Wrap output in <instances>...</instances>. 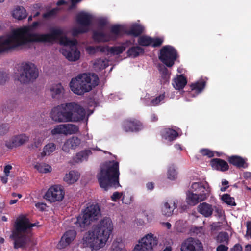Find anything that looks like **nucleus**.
I'll return each mask as SVG.
<instances>
[{
  "instance_id": "nucleus-34",
  "label": "nucleus",
  "mask_w": 251,
  "mask_h": 251,
  "mask_svg": "<svg viewBox=\"0 0 251 251\" xmlns=\"http://www.w3.org/2000/svg\"><path fill=\"white\" fill-rule=\"evenodd\" d=\"M206 85V82L203 80H200L197 82L192 83L190 85L192 91H195L197 94L201 93Z\"/></svg>"
},
{
  "instance_id": "nucleus-64",
  "label": "nucleus",
  "mask_w": 251,
  "mask_h": 251,
  "mask_svg": "<svg viewBox=\"0 0 251 251\" xmlns=\"http://www.w3.org/2000/svg\"><path fill=\"white\" fill-rule=\"evenodd\" d=\"M150 119L151 121L153 122H156L158 119L157 116L154 113H152L151 115Z\"/></svg>"
},
{
  "instance_id": "nucleus-31",
  "label": "nucleus",
  "mask_w": 251,
  "mask_h": 251,
  "mask_svg": "<svg viewBox=\"0 0 251 251\" xmlns=\"http://www.w3.org/2000/svg\"><path fill=\"white\" fill-rule=\"evenodd\" d=\"M92 153L90 150L82 151L76 154L74 160L75 163H81L84 160L88 159V156Z\"/></svg>"
},
{
  "instance_id": "nucleus-7",
  "label": "nucleus",
  "mask_w": 251,
  "mask_h": 251,
  "mask_svg": "<svg viewBox=\"0 0 251 251\" xmlns=\"http://www.w3.org/2000/svg\"><path fill=\"white\" fill-rule=\"evenodd\" d=\"M100 215V207L99 203L89 202L86 207L82 211V214L77 217L75 222L76 226L84 228L92 222L96 221Z\"/></svg>"
},
{
  "instance_id": "nucleus-42",
  "label": "nucleus",
  "mask_w": 251,
  "mask_h": 251,
  "mask_svg": "<svg viewBox=\"0 0 251 251\" xmlns=\"http://www.w3.org/2000/svg\"><path fill=\"white\" fill-rule=\"evenodd\" d=\"M168 179L174 180L177 177V172L174 166L171 165L169 166L168 169Z\"/></svg>"
},
{
  "instance_id": "nucleus-41",
  "label": "nucleus",
  "mask_w": 251,
  "mask_h": 251,
  "mask_svg": "<svg viewBox=\"0 0 251 251\" xmlns=\"http://www.w3.org/2000/svg\"><path fill=\"white\" fill-rule=\"evenodd\" d=\"M165 98V93L160 94L159 96L153 98L148 104L150 106H156L158 105L160 102L164 100Z\"/></svg>"
},
{
  "instance_id": "nucleus-36",
  "label": "nucleus",
  "mask_w": 251,
  "mask_h": 251,
  "mask_svg": "<svg viewBox=\"0 0 251 251\" xmlns=\"http://www.w3.org/2000/svg\"><path fill=\"white\" fill-rule=\"evenodd\" d=\"M108 66V61L106 59L99 58L95 60L94 67L95 69L102 70Z\"/></svg>"
},
{
  "instance_id": "nucleus-9",
  "label": "nucleus",
  "mask_w": 251,
  "mask_h": 251,
  "mask_svg": "<svg viewBox=\"0 0 251 251\" xmlns=\"http://www.w3.org/2000/svg\"><path fill=\"white\" fill-rule=\"evenodd\" d=\"M123 31V27L122 25L115 24L111 26L109 34L105 33L102 31H94L92 38L98 43H105L110 41H115L120 36V32Z\"/></svg>"
},
{
  "instance_id": "nucleus-3",
  "label": "nucleus",
  "mask_w": 251,
  "mask_h": 251,
  "mask_svg": "<svg viewBox=\"0 0 251 251\" xmlns=\"http://www.w3.org/2000/svg\"><path fill=\"white\" fill-rule=\"evenodd\" d=\"M35 226V224L29 222L28 218L25 216H19L15 221L12 231L11 238L14 240L15 249L22 248L32 250L37 243L33 238L25 234L28 229Z\"/></svg>"
},
{
  "instance_id": "nucleus-38",
  "label": "nucleus",
  "mask_w": 251,
  "mask_h": 251,
  "mask_svg": "<svg viewBox=\"0 0 251 251\" xmlns=\"http://www.w3.org/2000/svg\"><path fill=\"white\" fill-rule=\"evenodd\" d=\"M19 103V99L16 98H12L7 101V108L9 111L15 109Z\"/></svg>"
},
{
  "instance_id": "nucleus-46",
  "label": "nucleus",
  "mask_w": 251,
  "mask_h": 251,
  "mask_svg": "<svg viewBox=\"0 0 251 251\" xmlns=\"http://www.w3.org/2000/svg\"><path fill=\"white\" fill-rule=\"evenodd\" d=\"M18 142V146H20L27 142L29 140V137L25 134H22L15 136Z\"/></svg>"
},
{
  "instance_id": "nucleus-52",
  "label": "nucleus",
  "mask_w": 251,
  "mask_h": 251,
  "mask_svg": "<svg viewBox=\"0 0 251 251\" xmlns=\"http://www.w3.org/2000/svg\"><path fill=\"white\" fill-rule=\"evenodd\" d=\"M9 127L7 124H2L0 125V136L5 135L8 131Z\"/></svg>"
},
{
  "instance_id": "nucleus-47",
  "label": "nucleus",
  "mask_w": 251,
  "mask_h": 251,
  "mask_svg": "<svg viewBox=\"0 0 251 251\" xmlns=\"http://www.w3.org/2000/svg\"><path fill=\"white\" fill-rule=\"evenodd\" d=\"M58 11V8H54L43 14V17L45 19H49L55 16Z\"/></svg>"
},
{
  "instance_id": "nucleus-49",
  "label": "nucleus",
  "mask_w": 251,
  "mask_h": 251,
  "mask_svg": "<svg viewBox=\"0 0 251 251\" xmlns=\"http://www.w3.org/2000/svg\"><path fill=\"white\" fill-rule=\"evenodd\" d=\"M8 78V74L0 70V84H3Z\"/></svg>"
},
{
  "instance_id": "nucleus-27",
  "label": "nucleus",
  "mask_w": 251,
  "mask_h": 251,
  "mask_svg": "<svg viewBox=\"0 0 251 251\" xmlns=\"http://www.w3.org/2000/svg\"><path fill=\"white\" fill-rule=\"evenodd\" d=\"M187 83L186 78L182 75H180L174 79L173 85L176 90L183 89Z\"/></svg>"
},
{
  "instance_id": "nucleus-29",
  "label": "nucleus",
  "mask_w": 251,
  "mask_h": 251,
  "mask_svg": "<svg viewBox=\"0 0 251 251\" xmlns=\"http://www.w3.org/2000/svg\"><path fill=\"white\" fill-rule=\"evenodd\" d=\"M52 97L59 99L64 92V88L61 83L52 85L50 88Z\"/></svg>"
},
{
  "instance_id": "nucleus-57",
  "label": "nucleus",
  "mask_w": 251,
  "mask_h": 251,
  "mask_svg": "<svg viewBox=\"0 0 251 251\" xmlns=\"http://www.w3.org/2000/svg\"><path fill=\"white\" fill-rule=\"evenodd\" d=\"M247 231L246 235L251 238V221L247 222L246 224Z\"/></svg>"
},
{
  "instance_id": "nucleus-45",
  "label": "nucleus",
  "mask_w": 251,
  "mask_h": 251,
  "mask_svg": "<svg viewBox=\"0 0 251 251\" xmlns=\"http://www.w3.org/2000/svg\"><path fill=\"white\" fill-rule=\"evenodd\" d=\"M42 143V140L41 138H35L33 143L28 145V148L30 150H34L38 148L41 146Z\"/></svg>"
},
{
  "instance_id": "nucleus-5",
  "label": "nucleus",
  "mask_w": 251,
  "mask_h": 251,
  "mask_svg": "<svg viewBox=\"0 0 251 251\" xmlns=\"http://www.w3.org/2000/svg\"><path fill=\"white\" fill-rule=\"evenodd\" d=\"M119 163L115 160L105 162L98 174L97 178L100 187L105 191L120 186L119 183Z\"/></svg>"
},
{
  "instance_id": "nucleus-18",
  "label": "nucleus",
  "mask_w": 251,
  "mask_h": 251,
  "mask_svg": "<svg viewBox=\"0 0 251 251\" xmlns=\"http://www.w3.org/2000/svg\"><path fill=\"white\" fill-rule=\"evenodd\" d=\"M186 202L188 204L194 206L198 204L199 202L202 201L206 200L205 194L198 195L196 192L195 193L188 191L186 193Z\"/></svg>"
},
{
  "instance_id": "nucleus-50",
  "label": "nucleus",
  "mask_w": 251,
  "mask_h": 251,
  "mask_svg": "<svg viewBox=\"0 0 251 251\" xmlns=\"http://www.w3.org/2000/svg\"><path fill=\"white\" fill-rule=\"evenodd\" d=\"M97 22L99 27L101 29H102L108 23L107 19L103 18L99 19Z\"/></svg>"
},
{
  "instance_id": "nucleus-48",
  "label": "nucleus",
  "mask_w": 251,
  "mask_h": 251,
  "mask_svg": "<svg viewBox=\"0 0 251 251\" xmlns=\"http://www.w3.org/2000/svg\"><path fill=\"white\" fill-rule=\"evenodd\" d=\"M163 42V39L161 38H152V42L151 46L152 47H160Z\"/></svg>"
},
{
  "instance_id": "nucleus-28",
  "label": "nucleus",
  "mask_w": 251,
  "mask_h": 251,
  "mask_svg": "<svg viewBox=\"0 0 251 251\" xmlns=\"http://www.w3.org/2000/svg\"><path fill=\"white\" fill-rule=\"evenodd\" d=\"M194 191L196 192L198 195L205 194L206 199L209 196V191L206 189L205 186L201 182H194L191 186Z\"/></svg>"
},
{
  "instance_id": "nucleus-59",
  "label": "nucleus",
  "mask_w": 251,
  "mask_h": 251,
  "mask_svg": "<svg viewBox=\"0 0 251 251\" xmlns=\"http://www.w3.org/2000/svg\"><path fill=\"white\" fill-rule=\"evenodd\" d=\"M230 251H242V246L239 244H236L230 249Z\"/></svg>"
},
{
  "instance_id": "nucleus-16",
  "label": "nucleus",
  "mask_w": 251,
  "mask_h": 251,
  "mask_svg": "<svg viewBox=\"0 0 251 251\" xmlns=\"http://www.w3.org/2000/svg\"><path fill=\"white\" fill-rule=\"evenodd\" d=\"M76 232L75 230H69L66 231L61 237L57 245L58 249H61L69 246L75 238Z\"/></svg>"
},
{
  "instance_id": "nucleus-19",
  "label": "nucleus",
  "mask_w": 251,
  "mask_h": 251,
  "mask_svg": "<svg viewBox=\"0 0 251 251\" xmlns=\"http://www.w3.org/2000/svg\"><path fill=\"white\" fill-rule=\"evenodd\" d=\"M76 20L80 25L89 28L92 25V16L86 12H81L77 15Z\"/></svg>"
},
{
  "instance_id": "nucleus-25",
  "label": "nucleus",
  "mask_w": 251,
  "mask_h": 251,
  "mask_svg": "<svg viewBox=\"0 0 251 251\" xmlns=\"http://www.w3.org/2000/svg\"><path fill=\"white\" fill-rule=\"evenodd\" d=\"M177 207V202L175 201L165 202L161 207L162 214L167 217L171 216L175 209Z\"/></svg>"
},
{
  "instance_id": "nucleus-58",
  "label": "nucleus",
  "mask_w": 251,
  "mask_h": 251,
  "mask_svg": "<svg viewBox=\"0 0 251 251\" xmlns=\"http://www.w3.org/2000/svg\"><path fill=\"white\" fill-rule=\"evenodd\" d=\"M228 247L223 244H220L216 248V251H228Z\"/></svg>"
},
{
  "instance_id": "nucleus-39",
  "label": "nucleus",
  "mask_w": 251,
  "mask_h": 251,
  "mask_svg": "<svg viewBox=\"0 0 251 251\" xmlns=\"http://www.w3.org/2000/svg\"><path fill=\"white\" fill-rule=\"evenodd\" d=\"M89 30V28L80 25L78 28H74L72 29V35L74 37H76L79 34L88 32Z\"/></svg>"
},
{
  "instance_id": "nucleus-54",
  "label": "nucleus",
  "mask_w": 251,
  "mask_h": 251,
  "mask_svg": "<svg viewBox=\"0 0 251 251\" xmlns=\"http://www.w3.org/2000/svg\"><path fill=\"white\" fill-rule=\"evenodd\" d=\"M159 71L161 74V76L164 79H167L168 77V70L165 67H160Z\"/></svg>"
},
{
  "instance_id": "nucleus-2",
  "label": "nucleus",
  "mask_w": 251,
  "mask_h": 251,
  "mask_svg": "<svg viewBox=\"0 0 251 251\" xmlns=\"http://www.w3.org/2000/svg\"><path fill=\"white\" fill-rule=\"evenodd\" d=\"M112 230L113 224L111 219L105 217L98 224L93 226L92 231L83 238V244L96 250L102 248Z\"/></svg>"
},
{
  "instance_id": "nucleus-40",
  "label": "nucleus",
  "mask_w": 251,
  "mask_h": 251,
  "mask_svg": "<svg viewBox=\"0 0 251 251\" xmlns=\"http://www.w3.org/2000/svg\"><path fill=\"white\" fill-rule=\"evenodd\" d=\"M222 200L227 205L231 206H235L236 205L234 198L231 197L228 194H223L222 196Z\"/></svg>"
},
{
  "instance_id": "nucleus-11",
  "label": "nucleus",
  "mask_w": 251,
  "mask_h": 251,
  "mask_svg": "<svg viewBox=\"0 0 251 251\" xmlns=\"http://www.w3.org/2000/svg\"><path fill=\"white\" fill-rule=\"evenodd\" d=\"M158 244V239L151 233L143 237L132 251H152L153 248Z\"/></svg>"
},
{
  "instance_id": "nucleus-53",
  "label": "nucleus",
  "mask_w": 251,
  "mask_h": 251,
  "mask_svg": "<svg viewBox=\"0 0 251 251\" xmlns=\"http://www.w3.org/2000/svg\"><path fill=\"white\" fill-rule=\"evenodd\" d=\"M123 194V193H120L118 191L115 192L111 197L112 201H113L116 202L122 197Z\"/></svg>"
},
{
  "instance_id": "nucleus-24",
  "label": "nucleus",
  "mask_w": 251,
  "mask_h": 251,
  "mask_svg": "<svg viewBox=\"0 0 251 251\" xmlns=\"http://www.w3.org/2000/svg\"><path fill=\"white\" fill-rule=\"evenodd\" d=\"M162 137L170 142L175 140L179 136L178 132L172 128L164 129L161 133Z\"/></svg>"
},
{
  "instance_id": "nucleus-56",
  "label": "nucleus",
  "mask_w": 251,
  "mask_h": 251,
  "mask_svg": "<svg viewBox=\"0 0 251 251\" xmlns=\"http://www.w3.org/2000/svg\"><path fill=\"white\" fill-rule=\"evenodd\" d=\"M86 50L89 54H94L96 53L97 51V47L89 46L86 48Z\"/></svg>"
},
{
  "instance_id": "nucleus-13",
  "label": "nucleus",
  "mask_w": 251,
  "mask_h": 251,
  "mask_svg": "<svg viewBox=\"0 0 251 251\" xmlns=\"http://www.w3.org/2000/svg\"><path fill=\"white\" fill-rule=\"evenodd\" d=\"M180 251H203V245L199 240L189 237L181 243Z\"/></svg>"
},
{
  "instance_id": "nucleus-12",
  "label": "nucleus",
  "mask_w": 251,
  "mask_h": 251,
  "mask_svg": "<svg viewBox=\"0 0 251 251\" xmlns=\"http://www.w3.org/2000/svg\"><path fill=\"white\" fill-rule=\"evenodd\" d=\"M64 191L62 186L54 185L50 187L46 192L44 198L50 202L60 201L64 196Z\"/></svg>"
},
{
  "instance_id": "nucleus-22",
  "label": "nucleus",
  "mask_w": 251,
  "mask_h": 251,
  "mask_svg": "<svg viewBox=\"0 0 251 251\" xmlns=\"http://www.w3.org/2000/svg\"><path fill=\"white\" fill-rule=\"evenodd\" d=\"M227 160L230 164L233 165L237 168H246L248 167V164L246 162V160L241 156L232 155L228 157Z\"/></svg>"
},
{
  "instance_id": "nucleus-17",
  "label": "nucleus",
  "mask_w": 251,
  "mask_h": 251,
  "mask_svg": "<svg viewBox=\"0 0 251 251\" xmlns=\"http://www.w3.org/2000/svg\"><path fill=\"white\" fill-rule=\"evenodd\" d=\"M122 26L123 27V31L120 32V36L123 34H126L127 35L137 37L140 36L144 31V26L138 24L132 25L128 30H126L122 25Z\"/></svg>"
},
{
  "instance_id": "nucleus-15",
  "label": "nucleus",
  "mask_w": 251,
  "mask_h": 251,
  "mask_svg": "<svg viewBox=\"0 0 251 251\" xmlns=\"http://www.w3.org/2000/svg\"><path fill=\"white\" fill-rule=\"evenodd\" d=\"M123 129L126 132H136L143 128L142 123L135 118H130L124 120L122 124Z\"/></svg>"
},
{
  "instance_id": "nucleus-37",
  "label": "nucleus",
  "mask_w": 251,
  "mask_h": 251,
  "mask_svg": "<svg viewBox=\"0 0 251 251\" xmlns=\"http://www.w3.org/2000/svg\"><path fill=\"white\" fill-rule=\"evenodd\" d=\"M152 42V38L147 36H140L138 39V43L139 45L142 46H151Z\"/></svg>"
},
{
  "instance_id": "nucleus-33",
  "label": "nucleus",
  "mask_w": 251,
  "mask_h": 251,
  "mask_svg": "<svg viewBox=\"0 0 251 251\" xmlns=\"http://www.w3.org/2000/svg\"><path fill=\"white\" fill-rule=\"evenodd\" d=\"M79 175L77 172L71 171L65 175L64 180L69 184H73L79 179Z\"/></svg>"
},
{
  "instance_id": "nucleus-1",
  "label": "nucleus",
  "mask_w": 251,
  "mask_h": 251,
  "mask_svg": "<svg viewBox=\"0 0 251 251\" xmlns=\"http://www.w3.org/2000/svg\"><path fill=\"white\" fill-rule=\"evenodd\" d=\"M39 25L38 22H34L30 26L14 30L7 38L0 37V54L28 43H52L60 37V44L66 46L61 50L62 54L69 61H75L79 59L80 53L76 47V39L61 37L63 32L59 28H53L50 33H32V28Z\"/></svg>"
},
{
  "instance_id": "nucleus-32",
  "label": "nucleus",
  "mask_w": 251,
  "mask_h": 251,
  "mask_svg": "<svg viewBox=\"0 0 251 251\" xmlns=\"http://www.w3.org/2000/svg\"><path fill=\"white\" fill-rule=\"evenodd\" d=\"M144 49L139 46H133L130 48L127 51V55L128 57L136 58L140 55L144 53Z\"/></svg>"
},
{
  "instance_id": "nucleus-23",
  "label": "nucleus",
  "mask_w": 251,
  "mask_h": 251,
  "mask_svg": "<svg viewBox=\"0 0 251 251\" xmlns=\"http://www.w3.org/2000/svg\"><path fill=\"white\" fill-rule=\"evenodd\" d=\"M132 44L130 40H126L123 43L121 46L111 47L108 48V53L114 55H120L125 50L126 47Z\"/></svg>"
},
{
  "instance_id": "nucleus-20",
  "label": "nucleus",
  "mask_w": 251,
  "mask_h": 251,
  "mask_svg": "<svg viewBox=\"0 0 251 251\" xmlns=\"http://www.w3.org/2000/svg\"><path fill=\"white\" fill-rule=\"evenodd\" d=\"M210 165L213 169L225 172L229 169L228 163L224 160L220 158H213L210 161Z\"/></svg>"
},
{
  "instance_id": "nucleus-26",
  "label": "nucleus",
  "mask_w": 251,
  "mask_h": 251,
  "mask_svg": "<svg viewBox=\"0 0 251 251\" xmlns=\"http://www.w3.org/2000/svg\"><path fill=\"white\" fill-rule=\"evenodd\" d=\"M198 211L205 217L210 216L213 211L212 205L203 202L198 206Z\"/></svg>"
},
{
  "instance_id": "nucleus-35",
  "label": "nucleus",
  "mask_w": 251,
  "mask_h": 251,
  "mask_svg": "<svg viewBox=\"0 0 251 251\" xmlns=\"http://www.w3.org/2000/svg\"><path fill=\"white\" fill-rule=\"evenodd\" d=\"M56 150V145L53 143H50L47 144L43 149V151L41 153V157L43 158L46 155H49Z\"/></svg>"
},
{
  "instance_id": "nucleus-55",
  "label": "nucleus",
  "mask_w": 251,
  "mask_h": 251,
  "mask_svg": "<svg viewBox=\"0 0 251 251\" xmlns=\"http://www.w3.org/2000/svg\"><path fill=\"white\" fill-rule=\"evenodd\" d=\"M97 51H99L100 52L104 53L106 51L108 52V48H110V47L106 45L105 46H97Z\"/></svg>"
},
{
  "instance_id": "nucleus-61",
  "label": "nucleus",
  "mask_w": 251,
  "mask_h": 251,
  "mask_svg": "<svg viewBox=\"0 0 251 251\" xmlns=\"http://www.w3.org/2000/svg\"><path fill=\"white\" fill-rule=\"evenodd\" d=\"M12 169V166L10 165H6L4 168V172L6 176H9L10 171Z\"/></svg>"
},
{
  "instance_id": "nucleus-21",
  "label": "nucleus",
  "mask_w": 251,
  "mask_h": 251,
  "mask_svg": "<svg viewBox=\"0 0 251 251\" xmlns=\"http://www.w3.org/2000/svg\"><path fill=\"white\" fill-rule=\"evenodd\" d=\"M80 144V140L77 137H73L68 139L64 143L62 147L64 151L68 152L70 149H75Z\"/></svg>"
},
{
  "instance_id": "nucleus-60",
  "label": "nucleus",
  "mask_w": 251,
  "mask_h": 251,
  "mask_svg": "<svg viewBox=\"0 0 251 251\" xmlns=\"http://www.w3.org/2000/svg\"><path fill=\"white\" fill-rule=\"evenodd\" d=\"M35 206L40 209L41 211H43L45 210L46 207V204L44 203L38 202L36 203Z\"/></svg>"
},
{
  "instance_id": "nucleus-51",
  "label": "nucleus",
  "mask_w": 251,
  "mask_h": 251,
  "mask_svg": "<svg viewBox=\"0 0 251 251\" xmlns=\"http://www.w3.org/2000/svg\"><path fill=\"white\" fill-rule=\"evenodd\" d=\"M200 152L201 153L202 155L207 156L209 158L214 156V153L213 151L207 149H201L200 151Z\"/></svg>"
},
{
  "instance_id": "nucleus-14",
  "label": "nucleus",
  "mask_w": 251,
  "mask_h": 251,
  "mask_svg": "<svg viewBox=\"0 0 251 251\" xmlns=\"http://www.w3.org/2000/svg\"><path fill=\"white\" fill-rule=\"evenodd\" d=\"M79 131L78 126L72 124H65L58 125L55 126L51 130V134L52 135L57 134H72L76 133Z\"/></svg>"
},
{
  "instance_id": "nucleus-4",
  "label": "nucleus",
  "mask_w": 251,
  "mask_h": 251,
  "mask_svg": "<svg viewBox=\"0 0 251 251\" xmlns=\"http://www.w3.org/2000/svg\"><path fill=\"white\" fill-rule=\"evenodd\" d=\"M86 115L85 109L75 102L62 104L53 108L51 112L52 119L57 122H78Z\"/></svg>"
},
{
  "instance_id": "nucleus-6",
  "label": "nucleus",
  "mask_w": 251,
  "mask_h": 251,
  "mask_svg": "<svg viewBox=\"0 0 251 251\" xmlns=\"http://www.w3.org/2000/svg\"><path fill=\"white\" fill-rule=\"evenodd\" d=\"M99 78L95 73H83L71 79L69 86L75 94L82 95L99 85Z\"/></svg>"
},
{
  "instance_id": "nucleus-63",
  "label": "nucleus",
  "mask_w": 251,
  "mask_h": 251,
  "mask_svg": "<svg viewBox=\"0 0 251 251\" xmlns=\"http://www.w3.org/2000/svg\"><path fill=\"white\" fill-rule=\"evenodd\" d=\"M146 187L148 190H152L154 187V183L152 182H149L146 184Z\"/></svg>"
},
{
  "instance_id": "nucleus-43",
  "label": "nucleus",
  "mask_w": 251,
  "mask_h": 251,
  "mask_svg": "<svg viewBox=\"0 0 251 251\" xmlns=\"http://www.w3.org/2000/svg\"><path fill=\"white\" fill-rule=\"evenodd\" d=\"M217 240L219 243H227L229 240L228 234L227 232H220L217 237Z\"/></svg>"
},
{
  "instance_id": "nucleus-30",
  "label": "nucleus",
  "mask_w": 251,
  "mask_h": 251,
  "mask_svg": "<svg viewBox=\"0 0 251 251\" xmlns=\"http://www.w3.org/2000/svg\"><path fill=\"white\" fill-rule=\"evenodd\" d=\"M13 17L19 20L25 19L27 16L26 10L23 6H17L12 12Z\"/></svg>"
},
{
  "instance_id": "nucleus-62",
  "label": "nucleus",
  "mask_w": 251,
  "mask_h": 251,
  "mask_svg": "<svg viewBox=\"0 0 251 251\" xmlns=\"http://www.w3.org/2000/svg\"><path fill=\"white\" fill-rule=\"evenodd\" d=\"M111 251H125V250L119 247L117 244H116L115 245L113 244Z\"/></svg>"
},
{
  "instance_id": "nucleus-44",
  "label": "nucleus",
  "mask_w": 251,
  "mask_h": 251,
  "mask_svg": "<svg viewBox=\"0 0 251 251\" xmlns=\"http://www.w3.org/2000/svg\"><path fill=\"white\" fill-rule=\"evenodd\" d=\"M5 146L8 149H12L14 148L19 147L18 142L15 136L13 137L9 140L5 141Z\"/></svg>"
},
{
  "instance_id": "nucleus-8",
  "label": "nucleus",
  "mask_w": 251,
  "mask_h": 251,
  "mask_svg": "<svg viewBox=\"0 0 251 251\" xmlns=\"http://www.w3.org/2000/svg\"><path fill=\"white\" fill-rule=\"evenodd\" d=\"M15 79L20 83L27 84L33 82L39 76L38 69L31 62L22 63L15 73Z\"/></svg>"
},
{
  "instance_id": "nucleus-10",
  "label": "nucleus",
  "mask_w": 251,
  "mask_h": 251,
  "mask_svg": "<svg viewBox=\"0 0 251 251\" xmlns=\"http://www.w3.org/2000/svg\"><path fill=\"white\" fill-rule=\"evenodd\" d=\"M176 50L172 46L165 45L159 50V60L168 67H172L178 58Z\"/></svg>"
}]
</instances>
